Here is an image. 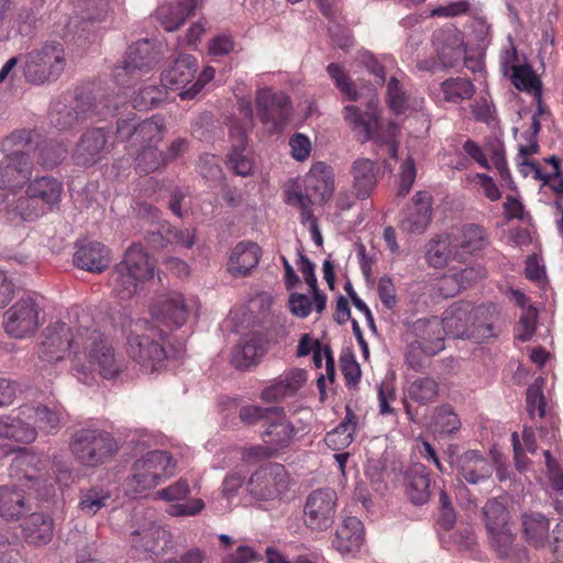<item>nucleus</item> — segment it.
<instances>
[{
	"instance_id": "obj_29",
	"label": "nucleus",
	"mask_w": 563,
	"mask_h": 563,
	"mask_svg": "<svg viewBox=\"0 0 563 563\" xmlns=\"http://www.w3.org/2000/svg\"><path fill=\"white\" fill-rule=\"evenodd\" d=\"M261 255L262 250L257 243L241 241L231 251L228 272L234 277L246 276L257 266Z\"/></svg>"
},
{
	"instance_id": "obj_30",
	"label": "nucleus",
	"mask_w": 563,
	"mask_h": 563,
	"mask_svg": "<svg viewBox=\"0 0 563 563\" xmlns=\"http://www.w3.org/2000/svg\"><path fill=\"white\" fill-rule=\"evenodd\" d=\"M490 544L497 556L505 563H527V550L516 543L510 527L489 532Z\"/></svg>"
},
{
	"instance_id": "obj_9",
	"label": "nucleus",
	"mask_w": 563,
	"mask_h": 563,
	"mask_svg": "<svg viewBox=\"0 0 563 563\" xmlns=\"http://www.w3.org/2000/svg\"><path fill=\"white\" fill-rule=\"evenodd\" d=\"M123 102V100H108L103 109H98V104L92 103L91 96L81 92L76 95L71 106H67L60 100L54 102L49 111V121L57 130H67L85 118L106 115L115 111Z\"/></svg>"
},
{
	"instance_id": "obj_2",
	"label": "nucleus",
	"mask_w": 563,
	"mask_h": 563,
	"mask_svg": "<svg viewBox=\"0 0 563 563\" xmlns=\"http://www.w3.org/2000/svg\"><path fill=\"white\" fill-rule=\"evenodd\" d=\"M167 334L157 324L145 319L131 323L126 335V353L146 373L159 372L166 367Z\"/></svg>"
},
{
	"instance_id": "obj_38",
	"label": "nucleus",
	"mask_w": 563,
	"mask_h": 563,
	"mask_svg": "<svg viewBox=\"0 0 563 563\" xmlns=\"http://www.w3.org/2000/svg\"><path fill=\"white\" fill-rule=\"evenodd\" d=\"M377 168L369 158H357L354 161L351 174L353 177V189L356 198H368L377 184Z\"/></svg>"
},
{
	"instance_id": "obj_49",
	"label": "nucleus",
	"mask_w": 563,
	"mask_h": 563,
	"mask_svg": "<svg viewBox=\"0 0 563 563\" xmlns=\"http://www.w3.org/2000/svg\"><path fill=\"white\" fill-rule=\"evenodd\" d=\"M135 170L140 175H148L166 165L164 152L158 151L157 146H145L136 148Z\"/></svg>"
},
{
	"instance_id": "obj_14",
	"label": "nucleus",
	"mask_w": 563,
	"mask_h": 563,
	"mask_svg": "<svg viewBox=\"0 0 563 563\" xmlns=\"http://www.w3.org/2000/svg\"><path fill=\"white\" fill-rule=\"evenodd\" d=\"M338 496L332 488H320L311 492L303 507V521L307 528L325 531L334 522Z\"/></svg>"
},
{
	"instance_id": "obj_55",
	"label": "nucleus",
	"mask_w": 563,
	"mask_h": 563,
	"mask_svg": "<svg viewBox=\"0 0 563 563\" xmlns=\"http://www.w3.org/2000/svg\"><path fill=\"white\" fill-rule=\"evenodd\" d=\"M433 426L440 434H452L461 428V420L449 405H442L435 410Z\"/></svg>"
},
{
	"instance_id": "obj_3",
	"label": "nucleus",
	"mask_w": 563,
	"mask_h": 563,
	"mask_svg": "<svg viewBox=\"0 0 563 563\" xmlns=\"http://www.w3.org/2000/svg\"><path fill=\"white\" fill-rule=\"evenodd\" d=\"M334 191V175L332 168L323 162L312 164L302 183L298 179L289 180L283 189L284 202L301 211V205L297 202V197L302 201L307 210H312L313 205L327 203Z\"/></svg>"
},
{
	"instance_id": "obj_4",
	"label": "nucleus",
	"mask_w": 563,
	"mask_h": 563,
	"mask_svg": "<svg viewBox=\"0 0 563 563\" xmlns=\"http://www.w3.org/2000/svg\"><path fill=\"white\" fill-rule=\"evenodd\" d=\"M155 263L141 244H132L109 277L114 296L121 300L132 298L139 285L154 276Z\"/></svg>"
},
{
	"instance_id": "obj_31",
	"label": "nucleus",
	"mask_w": 563,
	"mask_h": 563,
	"mask_svg": "<svg viewBox=\"0 0 563 563\" xmlns=\"http://www.w3.org/2000/svg\"><path fill=\"white\" fill-rule=\"evenodd\" d=\"M451 243L452 247L460 252L462 262L466 255L483 250L488 243V238L483 227L471 223L452 233Z\"/></svg>"
},
{
	"instance_id": "obj_17",
	"label": "nucleus",
	"mask_w": 563,
	"mask_h": 563,
	"mask_svg": "<svg viewBox=\"0 0 563 563\" xmlns=\"http://www.w3.org/2000/svg\"><path fill=\"white\" fill-rule=\"evenodd\" d=\"M272 413L261 427L260 437L279 454L290 446L299 433H305L306 428L294 422L282 407H276Z\"/></svg>"
},
{
	"instance_id": "obj_10",
	"label": "nucleus",
	"mask_w": 563,
	"mask_h": 563,
	"mask_svg": "<svg viewBox=\"0 0 563 563\" xmlns=\"http://www.w3.org/2000/svg\"><path fill=\"white\" fill-rule=\"evenodd\" d=\"M155 64V54L148 40H141L131 44L121 64L113 68V80L122 88L124 98L126 89L133 87L136 81L147 74Z\"/></svg>"
},
{
	"instance_id": "obj_20",
	"label": "nucleus",
	"mask_w": 563,
	"mask_h": 563,
	"mask_svg": "<svg viewBox=\"0 0 563 563\" xmlns=\"http://www.w3.org/2000/svg\"><path fill=\"white\" fill-rule=\"evenodd\" d=\"M518 60L517 51L515 47L506 52V56L503 62L505 73L511 70V82L521 91L528 92L533 96L534 99L540 101L542 93V82L533 71L532 67L528 64L516 65Z\"/></svg>"
},
{
	"instance_id": "obj_33",
	"label": "nucleus",
	"mask_w": 563,
	"mask_h": 563,
	"mask_svg": "<svg viewBox=\"0 0 563 563\" xmlns=\"http://www.w3.org/2000/svg\"><path fill=\"white\" fill-rule=\"evenodd\" d=\"M22 536L29 544L46 545L54 536V520L49 515L33 512L22 525Z\"/></svg>"
},
{
	"instance_id": "obj_43",
	"label": "nucleus",
	"mask_w": 563,
	"mask_h": 563,
	"mask_svg": "<svg viewBox=\"0 0 563 563\" xmlns=\"http://www.w3.org/2000/svg\"><path fill=\"white\" fill-rule=\"evenodd\" d=\"M21 415L31 422L35 430L53 432L60 423V412L47 406H23Z\"/></svg>"
},
{
	"instance_id": "obj_6",
	"label": "nucleus",
	"mask_w": 563,
	"mask_h": 563,
	"mask_svg": "<svg viewBox=\"0 0 563 563\" xmlns=\"http://www.w3.org/2000/svg\"><path fill=\"white\" fill-rule=\"evenodd\" d=\"M65 67L64 45L48 41L26 53L23 74L27 82L42 85L58 79Z\"/></svg>"
},
{
	"instance_id": "obj_41",
	"label": "nucleus",
	"mask_w": 563,
	"mask_h": 563,
	"mask_svg": "<svg viewBox=\"0 0 563 563\" xmlns=\"http://www.w3.org/2000/svg\"><path fill=\"white\" fill-rule=\"evenodd\" d=\"M345 410L344 419L335 429L328 432L324 438L325 444L334 451L347 448L353 442L357 428L358 417L349 406H346Z\"/></svg>"
},
{
	"instance_id": "obj_63",
	"label": "nucleus",
	"mask_w": 563,
	"mask_h": 563,
	"mask_svg": "<svg viewBox=\"0 0 563 563\" xmlns=\"http://www.w3.org/2000/svg\"><path fill=\"white\" fill-rule=\"evenodd\" d=\"M66 153L67 148L65 146L44 144L38 147V164L45 168H53L63 159Z\"/></svg>"
},
{
	"instance_id": "obj_8",
	"label": "nucleus",
	"mask_w": 563,
	"mask_h": 563,
	"mask_svg": "<svg viewBox=\"0 0 563 563\" xmlns=\"http://www.w3.org/2000/svg\"><path fill=\"white\" fill-rule=\"evenodd\" d=\"M175 470L176 461L169 452L150 451L134 462L131 485L136 493H143L167 481Z\"/></svg>"
},
{
	"instance_id": "obj_27",
	"label": "nucleus",
	"mask_w": 563,
	"mask_h": 563,
	"mask_svg": "<svg viewBox=\"0 0 563 563\" xmlns=\"http://www.w3.org/2000/svg\"><path fill=\"white\" fill-rule=\"evenodd\" d=\"M457 473L468 484H478L493 474L492 462L477 450H468L457 457Z\"/></svg>"
},
{
	"instance_id": "obj_42",
	"label": "nucleus",
	"mask_w": 563,
	"mask_h": 563,
	"mask_svg": "<svg viewBox=\"0 0 563 563\" xmlns=\"http://www.w3.org/2000/svg\"><path fill=\"white\" fill-rule=\"evenodd\" d=\"M110 489L103 485L81 488L79 492L78 509L88 516H95L112 501Z\"/></svg>"
},
{
	"instance_id": "obj_57",
	"label": "nucleus",
	"mask_w": 563,
	"mask_h": 563,
	"mask_svg": "<svg viewBox=\"0 0 563 563\" xmlns=\"http://www.w3.org/2000/svg\"><path fill=\"white\" fill-rule=\"evenodd\" d=\"M538 322V310L528 306L522 310L519 322L515 329V336L521 342L529 341L536 333Z\"/></svg>"
},
{
	"instance_id": "obj_58",
	"label": "nucleus",
	"mask_w": 563,
	"mask_h": 563,
	"mask_svg": "<svg viewBox=\"0 0 563 563\" xmlns=\"http://www.w3.org/2000/svg\"><path fill=\"white\" fill-rule=\"evenodd\" d=\"M437 354L438 353L427 352L426 346L411 340L410 338H407V351L405 354V360L410 368L415 371L422 369L426 366L427 358Z\"/></svg>"
},
{
	"instance_id": "obj_12",
	"label": "nucleus",
	"mask_w": 563,
	"mask_h": 563,
	"mask_svg": "<svg viewBox=\"0 0 563 563\" xmlns=\"http://www.w3.org/2000/svg\"><path fill=\"white\" fill-rule=\"evenodd\" d=\"M197 309L195 297L186 298L181 292L168 291L156 297L151 306V314L153 321L172 331L183 327Z\"/></svg>"
},
{
	"instance_id": "obj_7",
	"label": "nucleus",
	"mask_w": 563,
	"mask_h": 563,
	"mask_svg": "<svg viewBox=\"0 0 563 563\" xmlns=\"http://www.w3.org/2000/svg\"><path fill=\"white\" fill-rule=\"evenodd\" d=\"M63 191V184L54 177L35 178L26 187V197L18 200L15 210L23 220L32 221L58 208Z\"/></svg>"
},
{
	"instance_id": "obj_44",
	"label": "nucleus",
	"mask_w": 563,
	"mask_h": 563,
	"mask_svg": "<svg viewBox=\"0 0 563 563\" xmlns=\"http://www.w3.org/2000/svg\"><path fill=\"white\" fill-rule=\"evenodd\" d=\"M476 89L471 79L465 77H450L440 84L442 100L449 103H462L471 100Z\"/></svg>"
},
{
	"instance_id": "obj_54",
	"label": "nucleus",
	"mask_w": 563,
	"mask_h": 563,
	"mask_svg": "<svg viewBox=\"0 0 563 563\" xmlns=\"http://www.w3.org/2000/svg\"><path fill=\"white\" fill-rule=\"evenodd\" d=\"M166 87L154 85H147L140 89L137 95L132 101V106L137 110H148L156 107L166 97Z\"/></svg>"
},
{
	"instance_id": "obj_51",
	"label": "nucleus",
	"mask_w": 563,
	"mask_h": 563,
	"mask_svg": "<svg viewBox=\"0 0 563 563\" xmlns=\"http://www.w3.org/2000/svg\"><path fill=\"white\" fill-rule=\"evenodd\" d=\"M386 101L395 114H402L408 108L409 93L405 84L394 76L387 82Z\"/></svg>"
},
{
	"instance_id": "obj_62",
	"label": "nucleus",
	"mask_w": 563,
	"mask_h": 563,
	"mask_svg": "<svg viewBox=\"0 0 563 563\" xmlns=\"http://www.w3.org/2000/svg\"><path fill=\"white\" fill-rule=\"evenodd\" d=\"M417 168L415 161L407 157L400 165V179L397 196L405 197L411 190L416 180Z\"/></svg>"
},
{
	"instance_id": "obj_15",
	"label": "nucleus",
	"mask_w": 563,
	"mask_h": 563,
	"mask_svg": "<svg viewBox=\"0 0 563 563\" xmlns=\"http://www.w3.org/2000/svg\"><path fill=\"white\" fill-rule=\"evenodd\" d=\"M111 133L104 128L87 129L73 151L75 165L91 167L107 157L112 150Z\"/></svg>"
},
{
	"instance_id": "obj_39",
	"label": "nucleus",
	"mask_w": 563,
	"mask_h": 563,
	"mask_svg": "<svg viewBox=\"0 0 563 563\" xmlns=\"http://www.w3.org/2000/svg\"><path fill=\"white\" fill-rule=\"evenodd\" d=\"M231 136L234 142L228 154L227 165L234 174L243 177L249 176L253 169V163L246 153V132L242 128L235 126L231 129Z\"/></svg>"
},
{
	"instance_id": "obj_26",
	"label": "nucleus",
	"mask_w": 563,
	"mask_h": 563,
	"mask_svg": "<svg viewBox=\"0 0 563 563\" xmlns=\"http://www.w3.org/2000/svg\"><path fill=\"white\" fill-rule=\"evenodd\" d=\"M107 13L106 4L100 3L92 9L81 11L80 15L69 16L68 14H63L59 16L54 32L65 40L74 37L79 30L85 32L90 24L103 21Z\"/></svg>"
},
{
	"instance_id": "obj_34",
	"label": "nucleus",
	"mask_w": 563,
	"mask_h": 563,
	"mask_svg": "<svg viewBox=\"0 0 563 563\" xmlns=\"http://www.w3.org/2000/svg\"><path fill=\"white\" fill-rule=\"evenodd\" d=\"M197 71V59L192 55H180L161 77L164 87L183 89L191 84Z\"/></svg>"
},
{
	"instance_id": "obj_48",
	"label": "nucleus",
	"mask_w": 563,
	"mask_h": 563,
	"mask_svg": "<svg viewBox=\"0 0 563 563\" xmlns=\"http://www.w3.org/2000/svg\"><path fill=\"white\" fill-rule=\"evenodd\" d=\"M427 257L431 266L443 267L450 258L460 261L461 254L452 247L451 235H439L429 242Z\"/></svg>"
},
{
	"instance_id": "obj_50",
	"label": "nucleus",
	"mask_w": 563,
	"mask_h": 563,
	"mask_svg": "<svg viewBox=\"0 0 563 563\" xmlns=\"http://www.w3.org/2000/svg\"><path fill=\"white\" fill-rule=\"evenodd\" d=\"M485 523L488 533L508 528L509 512L505 505L496 498L487 500L483 507Z\"/></svg>"
},
{
	"instance_id": "obj_23",
	"label": "nucleus",
	"mask_w": 563,
	"mask_h": 563,
	"mask_svg": "<svg viewBox=\"0 0 563 563\" xmlns=\"http://www.w3.org/2000/svg\"><path fill=\"white\" fill-rule=\"evenodd\" d=\"M407 338L426 346L429 353H440L445 347L443 324L438 317L421 318L412 322Z\"/></svg>"
},
{
	"instance_id": "obj_64",
	"label": "nucleus",
	"mask_w": 563,
	"mask_h": 563,
	"mask_svg": "<svg viewBox=\"0 0 563 563\" xmlns=\"http://www.w3.org/2000/svg\"><path fill=\"white\" fill-rule=\"evenodd\" d=\"M199 174L207 180H218L222 177L219 159L212 154H202L198 161Z\"/></svg>"
},
{
	"instance_id": "obj_47",
	"label": "nucleus",
	"mask_w": 563,
	"mask_h": 563,
	"mask_svg": "<svg viewBox=\"0 0 563 563\" xmlns=\"http://www.w3.org/2000/svg\"><path fill=\"white\" fill-rule=\"evenodd\" d=\"M439 390L440 385L437 379L430 376H422L409 384L406 396L411 401L427 406L438 399Z\"/></svg>"
},
{
	"instance_id": "obj_61",
	"label": "nucleus",
	"mask_w": 563,
	"mask_h": 563,
	"mask_svg": "<svg viewBox=\"0 0 563 563\" xmlns=\"http://www.w3.org/2000/svg\"><path fill=\"white\" fill-rule=\"evenodd\" d=\"M547 466V476L551 488L559 495H563V468L552 456L549 450L543 452Z\"/></svg>"
},
{
	"instance_id": "obj_52",
	"label": "nucleus",
	"mask_w": 563,
	"mask_h": 563,
	"mask_svg": "<svg viewBox=\"0 0 563 563\" xmlns=\"http://www.w3.org/2000/svg\"><path fill=\"white\" fill-rule=\"evenodd\" d=\"M443 324V340L446 335L463 338L467 333V313L463 309L446 310L440 319Z\"/></svg>"
},
{
	"instance_id": "obj_45",
	"label": "nucleus",
	"mask_w": 563,
	"mask_h": 563,
	"mask_svg": "<svg viewBox=\"0 0 563 563\" xmlns=\"http://www.w3.org/2000/svg\"><path fill=\"white\" fill-rule=\"evenodd\" d=\"M165 120L161 115H153L150 119L137 123L135 148L145 146H157L165 134Z\"/></svg>"
},
{
	"instance_id": "obj_16",
	"label": "nucleus",
	"mask_w": 563,
	"mask_h": 563,
	"mask_svg": "<svg viewBox=\"0 0 563 563\" xmlns=\"http://www.w3.org/2000/svg\"><path fill=\"white\" fill-rule=\"evenodd\" d=\"M40 308L32 297L18 300L3 314V329L12 338L32 336L38 328Z\"/></svg>"
},
{
	"instance_id": "obj_36",
	"label": "nucleus",
	"mask_w": 563,
	"mask_h": 563,
	"mask_svg": "<svg viewBox=\"0 0 563 563\" xmlns=\"http://www.w3.org/2000/svg\"><path fill=\"white\" fill-rule=\"evenodd\" d=\"M430 473L426 465L415 463L406 472V494L415 505H423L430 498Z\"/></svg>"
},
{
	"instance_id": "obj_46",
	"label": "nucleus",
	"mask_w": 563,
	"mask_h": 563,
	"mask_svg": "<svg viewBox=\"0 0 563 563\" xmlns=\"http://www.w3.org/2000/svg\"><path fill=\"white\" fill-rule=\"evenodd\" d=\"M265 349L255 335L245 338L234 350L232 363L236 368L246 369L255 365L264 355Z\"/></svg>"
},
{
	"instance_id": "obj_40",
	"label": "nucleus",
	"mask_w": 563,
	"mask_h": 563,
	"mask_svg": "<svg viewBox=\"0 0 563 563\" xmlns=\"http://www.w3.org/2000/svg\"><path fill=\"white\" fill-rule=\"evenodd\" d=\"M37 432L21 412L19 416L0 417V437L22 443H31L36 439Z\"/></svg>"
},
{
	"instance_id": "obj_1",
	"label": "nucleus",
	"mask_w": 563,
	"mask_h": 563,
	"mask_svg": "<svg viewBox=\"0 0 563 563\" xmlns=\"http://www.w3.org/2000/svg\"><path fill=\"white\" fill-rule=\"evenodd\" d=\"M37 353L47 363L68 356L71 369L84 383L95 372L111 379L123 371V361L117 356L112 344L96 327L92 317L79 307L69 312V323L57 321L45 328Z\"/></svg>"
},
{
	"instance_id": "obj_21",
	"label": "nucleus",
	"mask_w": 563,
	"mask_h": 563,
	"mask_svg": "<svg viewBox=\"0 0 563 563\" xmlns=\"http://www.w3.org/2000/svg\"><path fill=\"white\" fill-rule=\"evenodd\" d=\"M343 118L352 130L362 136L363 142L374 139L379 126L377 100L371 99L364 111L357 106L344 107Z\"/></svg>"
},
{
	"instance_id": "obj_56",
	"label": "nucleus",
	"mask_w": 563,
	"mask_h": 563,
	"mask_svg": "<svg viewBox=\"0 0 563 563\" xmlns=\"http://www.w3.org/2000/svg\"><path fill=\"white\" fill-rule=\"evenodd\" d=\"M327 73L334 81L336 88L341 91V93H343L350 101H357V91L340 64H329L327 67Z\"/></svg>"
},
{
	"instance_id": "obj_25",
	"label": "nucleus",
	"mask_w": 563,
	"mask_h": 563,
	"mask_svg": "<svg viewBox=\"0 0 563 563\" xmlns=\"http://www.w3.org/2000/svg\"><path fill=\"white\" fill-rule=\"evenodd\" d=\"M32 175L29 156H8L0 162V189L14 192L22 188Z\"/></svg>"
},
{
	"instance_id": "obj_18",
	"label": "nucleus",
	"mask_w": 563,
	"mask_h": 563,
	"mask_svg": "<svg viewBox=\"0 0 563 563\" xmlns=\"http://www.w3.org/2000/svg\"><path fill=\"white\" fill-rule=\"evenodd\" d=\"M432 197L428 191H417L405 208L399 229L407 233L421 234L431 221Z\"/></svg>"
},
{
	"instance_id": "obj_35",
	"label": "nucleus",
	"mask_w": 563,
	"mask_h": 563,
	"mask_svg": "<svg viewBox=\"0 0 563 563\" xmlns=\"http://www.w3.org/2000/svg\"><path fill=\"white\" fill-rule=\"evenodd\" d=\"M522 532L528 544L545 548L550 543V519L542 512L529 511L521 516Z\"/></svg>"
},
{
	"instance_id": "obj_22",
	"label": "nucleus",
	"mask_w": 563,
	"mask_h": 563,
	"mask_svg": "<svg viewBox=\"0 0 563 563\" xmlns=\"http://www.w3.org/2000/svg\"><path fill=\"white\" fill-rule=\"evenodd\" d=\"M110 250L97 241H85L76 244L73 255L74 265L90 273H101L110 264Z\"/></svg>"
},
{
	"instance_id": "obj_5",
	"label": "nucleus",
	"mask_w": 563,
	"mask_h": 563,
	"mask_svg": "<svg viewBox=\"0 0 563 563\" xmlns=\"http://www.w3.org/2000/svg\"><path fill=\"white\" fill-rule=\"evenodd\" d=\"M70 450L79 463L97 467L117 454L119 445L113 435L98 428H81L71 437Z\"/></svg>"
},
{
	"instance_id": "obj_60",
	"label": "nucleus",
	"mask_w": 563,
	"mask_h": 563,
	"mask_svg": "<svg viewBox=\"0 0 563 563\" xmlns=\"http://www.w3.org/2000/svg\"><path fill=\"white\" fill-rule=\"evenodd\" d=\"M527 410L531 418L545 416L547 401L542 387L537 383L528 387L526 393Z\"/></svg>"
},
{
	"instance_id": "obj_37",
	"label": "nucleus",
	"mask_w": 563,
	"mask_h": 563,
	"mask_svg": "<svg viewBox=\"0 0 563 563\" xmlns=\"http://www.w3.org/2000/svg\"><path fill=\"white\" fill-rule=\"evenodd\" d=\"M198 7V0H179L177 3H165L156 9V18L168 31L180 27Z\"/></svg>"
},
{
	"instance_id": "obj_28",
	"label": "nucleus",
	"mask_w": 563,
	"mask_h": 563,
	"mask_svg": "<svg viewBox=\"0 0 563 563\" xmlns=\"http://www.w3.org/2000/svg\"><path fill=\"white\" fill-rule=\"evenodd\" d=\"M364 540V526L356 517H346L336 529L331 545L341 554H350L360 550Z\"/></svg>"
},
{
	"instance_id": "obj_13",
	"label": "nucleus",
	"mask_w": 563,
	"mask_h": 563,
	"mask_svg": "<svg viewBox=\"0 0 563 563\" xmlns=\"http://www.w3.org/2000/svg\"><path fill=\"white\" fill-rule=\"evenodd\" d=\"M256 114L268 132L278 133L289 121L291 101L289 97L273 88H261L255 95Z\"/></svg>"
},
{
	"instance_id": "obj_11",
	"label": "nucleus",
	"mask_w": 563,
	"mask_h": 563,
	"mask_svg": "<svg viewBox=\"0 0 563 563\" xmlns=\"http://www.w3.org/2000/svg\"><path fill=\"white\" fill-rule=\"evenodd\" d=\"M290 482V474L283 464L268 462L252 473L246 489L257 500H280L289 490Z\"/></svg>"
},
{
	"instance_id": "obj_32",
	"label": "nucleus",
	"mask_w": 563,
	"mask_h": 563,
	"mask_svg": "<svg viewBox=\"0 0 563 563\" xmlns=\"http://www.w3.org/2000/svg\"><path fill=\"white\" fill-rule=\"evenodd\" d=\"M31 507L26 500L25 492L13 485L0 486V518L4 521H18Z\"/></svg>"
},
{
	"instance_id": "obj_24",
	"label": "nucleus",
	"mask_w": 563,
	"mask_h": 563,
	"mask_svg": "<svg viewBox=\"0 0 563 563\" xmlns=\"http://www.w3.org/2000/svg\"><path fill=\"white\" fill-rule=\"evenodd\" d=\"M130 542L137 552L159 555L165 552L172 540L167 530L151 522L146 527L134 530L130 536Z\"/></svg>"
},
{
	"instance_id": "obj_59",
	"label": "nucleus",
	"mask_w": 563,
	"mask_h": 563,
	"mask_svg": "<svg viewBox=\"0 0 563 563\" xmlns=\"http://www.w3.org/2000/svg\"><path fill=\"white\" fill-rule=\"evenodd\" d=\"M276 407H262L256 405H246L240 408L239 418L247 426L261 423V427L266 423L268 417L272 416Z\"/></svg>"
},
{
	"instance_id": "obj_53",
	"label": "nucleus",
	"mask_w": 563,
	"mask_h": 563,
	"mask_svg": "<svg viewBox=\"0 0 563 563\" xmlns=\"http://www.w3.org/2000/svg\"><path fill=\"white\" fill-rule=\"evenodd\" d=\"M32 142V131L26 129L14 130L11 134L3 139L1 151L4 156H29L24 148Z\"/></svg>"
},
{
	"instance_id": "obj_19",
	"label": "nucleus",
	"mask_w": 563,
	"mask_h": 563,
	"mask_svg": "<svg viewBox=\"0 0 563 563\" xmlns=\"http://www.w3.org/2000/svg\"><path fill=\"white\" fill-rule=\"evenodd\" d=\"M308 374L302 368H290L276 377L261 393L264 402H280L294 397L306 384Z\"/></svg>"
}]
</instances>
